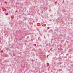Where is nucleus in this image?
Returning a JSON list of instances; mask_svg holds the SVG:
<instances>
[{
    "label": "nucleus",
    "mask_w": 73,
    "mask_h": 73,
    "mask_svg": "<svg viewBox=\"0 0 73 73\" xmlns=\"http://www.w3.org/2000/svg\"><path fill=\"white\" fill-rule=\"evenodd\" d=\"M5 3H6V2H5Z\"/></svg>",
    "instance_id": "1"
}]
</instances>
